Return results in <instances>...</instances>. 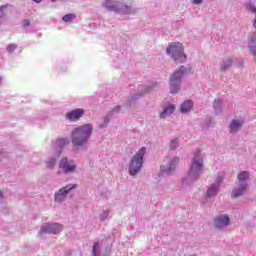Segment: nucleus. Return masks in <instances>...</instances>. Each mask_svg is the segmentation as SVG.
<instances>
[{"label": "nucleus", "instance_id": "f257e3e1", "mask_svg": "<svg viewBox=\"0 0 256 256\" xmlns=\"http://www.w3.org/2000/svg\"><path fill=\"white\" fill-rule=\"evenodd\" d=\"M91 133H93V126L91 124H85L75 128L72 131V144L74 147L85 145L89 137H91Z\"/></svg>", "mask_w": 256, "mask_h": 256}, {"label": "nucleus", "instance_id": "f03ea898", "mask_svg": "<svg viewBox=\"0 0 256 256\" xmlns=\"http://www.w3.org/2000/svg\"><path fill=\"white\" fill-rule=\"evenodd\" d=\"M166 53L172 57L175 63H185V61H187V55H185L181 42L170 43L166 49Z\"/></svg>", "mask_w": 256, "mask_h": 256}, {"label": "nucleus", "instance_id": "7ed1b4c3", "mask_svg": "<svg viewBox=\"0 0 256 256\" xmlns=\"http://www.w3.org/2000/svg\"><path fill=\"white\" fill-rule=\"evenodd\" d=\"M145 151H147V148L142 147L132 158L129 166L130 175H137L141 171V167H143V157L145 156Z\"/></svg>", "mask_w": 256, "mask_h": 256}, {"label": "nucleus", "instance_id": "20e7f679", "mask_svg": "<svg viewBox=\"0 0 256 256\" xmlns=\"http://www.w3.org/2000/svg\"><path fill=\"white\" fill-rule=\"evenodd\" d=\"M203 171V158L199 155H195L192 159V163L188 172L189 177L197 179Z\"/></svg>", "mask_w": 256, "mask_h": 256}, {"label": "nucleus", "instance_id": "39448f33", "mask_svg": "<svg viewBox=\"0 0 256 256\" xmlns=\"http://www.w3.org/2000/svg\"><path fill=\"white\" fill-rule=\"evenodd\" d=\"M185 73V66H181L170 78V93H179V85H181V77Z\"/></svg>", "mask_w": 256, "mask_h": 256}, {"label": "nucleus", "instance_id": "423d86ee", "mask_svg": "<svg viewBox=\"0 0 256 256\" xmlns=\"http://www.w3.org/2000/svg\"><path fill=\"white\" fill-rule=\"evenodd\" d=\"M73 189H77V184H68L64 186L55 193V201H57L58 203L65 201L67 195H69V193H71Z\"/></svg>", "mask_w": 256, "mask_h": 256}, {"label": "nucleus", "instance_id": "0eeeda50", "mask_svg": "<svg viewBox=\"0 0 256 256\" xmlns=\"http://www.w3.org/2000/svg\"><path fill=\"white\" fill-rule=\"evenodd\" d=\"M63 231V225L59 223H54V224H44L41 227V230L39 233H50L52 235H59V232Z\"/></svg>", "mask_w": 256, "mask_h": 256}, {"label": "nucleus", "instance_id": "6e6552de", "mask_svg": "<svg viewBox=\"0 0 256 256\" xmlns=\"http://www.w3.org/2000/svg\"><path fill=\"white\" fill-rule=\"evenodd\" d=\"M59 168L62 169L63 173H73L76 166L73 164V162H69L67 158H63L59 163Z\"/></svg>", "mask_w": 256, "mask_h": 256}, {"label": "nucleus", "instance_id": "1a4fd4ad", "mask_svg": "<svg viewBox=\"0 0 256 256\" xmlns=\"http://www.w3.org/2000/svg\"><path fill=\"white\" fill-rule=\"evenodd\" d=\"M231 221V218L227 215H221L214 219V226L217 229H223V227H227Z\"/></svg>", "mask_w": 256, "mask_h": 256}, {"label": "nucleus", "instance_id": "9d476101", "mask_svg": "<svg viewBox=\"0 0 256 256\" xmlns=\"http://www.w3.org/2000/svg\"><path fill=\"white\" fill-rule=\"evenodd\" d=\"M84 113H85V110L81 108L75 109L66 114V119H68V121H79V119L83 117Z\"/></svg>", "mask_w": 256, "mask_h": 256}, {"label": "nucleus", "instance_id": "9b49d317", "mask_svg": "<svg viewBox=\"0 0 256 256\" xmlns=\"http://www.w3.org/2000/svg\"><path fill=\"white\" fill-rule=\"evenodd\" d=\"M103 5L110 11H119V9H121L123 4L115 0H105V3Z\"/></svg>", "mask_w": 256, "mask_h": 256}, {"label": "nucleus", "instance_id": "f8f14e48", "mask_svg": "<svg viewBox=\"0 0 256 256\" xmlns=\"http://www.w3.org/2000/svg\"><path fill=\"white\" fill-rule=\"evenodd\" d=\"M241 125H243V121L232 120L230 123V133H237L241 129Z\"/></svg>", "mask_w": 256, "mask_h": 256}, {"label": "nucleus", "instance_id": "ddd939ff", "mask_svg": "<svg viewBox=\"0 0 256 256\" xmlns=\"http://www.w3.org/2000/svg\"><path fill=\"white\" fill-rule=\"evenodd\" d=\"M245 191H247V184H242L240 187L234 189L232 193V197L234 199H237V197H241V195H243Z\"/></svg>", "mask_w": 256, "mask_h": 256}, {"label": "nucleus", "instance_id": "4468645a", "mask_svg": "<svg viewBox=\"0 0 256 256\" xmlns=\"http://www.w3.org/2000/svg\"><path fill=\"white\" fill-rule=\"evenodd\" d=\"M193 109V101L187 100L181 105V113H189Z\"/></svg>", "mask_w": 256, "mask_h": 256}, {"label": "nucleus", "instance_id": "2eb2a0df", "mask_svg": "<svg viewBox=\"0 0 256 256\" xmlns=\"http://www.w3.org/2000/svg\"><path fill=\"white\" fill-rule=\"evenodd\" d=\"M256 36H252L250 38V43H249V47H250V52L252 53V55H254V57H256ZM254 63H256V58L254 59Z\"/></svg>", "mask_w": 256, "mask_h": 256}, {"label": "nucleus", "instance_id": "dca6fc26", "mask_svg": "<svg viewBox=\"0 0 256 256\" xmlns=\"http://www.w3.org/2000/svg\"><path fill=\"white\" fill-rule=\"evenodd\" d=\"M173 169H175V160H172L169 167L161 166L162 175H165V173L169 175Z\"/></svg>", "mask_w": 256, "mask_h": 256}, {"label": "nucleus", "instance_id": "f3484780", "mask_svg": "<svg viewBox=\"0 0 256 256\" xmlns=\"http://www.w3.org/2000/svg\"><path fill=\"white\" fill-rule=\"evenodd\" d=\"M173 111H175V106L169 104L164 111L160 114L161 119H163V117H165V115H171V113H173Z\"/></svg>", "mask_w": 256, "mask_h": 256}, {"label": "nucleus", "instance_id": "a211bd4d", "mask_svg": "<svg viewBox=\"0 0 256 256\" xmlns=\"http://www.w3.org/2000/svg\"><path fill=\"white\" fill-rule=\"evenodd\" d=\"M217 191H219V187L216 185H212L208 190H207V195L208 197H213L217 195Z\"/></svg>", "mask_w": 256, "mask_h": 256}, {"label": "nucleus", "instance_id": "6ab92c4d", "mask_svg": "<svg viewBox=\"0 0 256 256\" xmlns=\"http://www.w3.org/2000/svg\"><path fill=\"white\" fill-rule=\"evenodd\" d=\"M237 178L240 181H247V179H249V172L242 171L238 174Z\"/></svg>", "mask_w": 256, "mask_h": 256}, {"label": "nucleus", "instance_id": "aec40b11", "mask_svg": "<svg viewBox=\"0 0 256 256\" xmlns=\"http://www.w3.org/2000/svg\"><path fill=\"white\" fill-rule=\"evenodd\" d=\"M76 15L75 14H66L62 19L65 23H69L71 21H73L74 19H76Z\"/></svg>", "mask_w": 256, "mask_h": 256}, {"label": "nucleus", "instance_id": "412c9836", "mask_svg": "<svg viewBox=\"0 0 256 256\" xmlns=\"http://www.w3.org/2000/svg\"><path fill=\"white\" fill-rule=\"evenodd\" d=\"M246 9H248V11H253L254 13H256V7H255V5H253V4H248V5H246ZM253 26H254L255 29H256V14H255V20H254Z\"/></svg>", "mask_w": 256, "mask_h": 256}, {"label": "nucleus", "instance_id": "4be33fe9", "mask_svg": "<svg viewBox=\"0 0 256 256\" xmlns=\"http://www.w3.org/2000/svg\"><path fill=\"white\" fill-rule=\"evenodd\" d=\"M232 65L231 59H227L223 65L220 67V71H225L226 69H229V67Z\"/></svg>", "mask_w": 256, "mask_h": 256}, {"label": "nucleus", "instance_id": "5701e85b", "mask_svg": "<svg viewBox=\"0 0 256 256\" xmlns=\"http://www.w3.org/2000/svg\"><path fill=\"white\" fill-rule=\"evenodd\" d=\"M179 147V140L175 139L170 142V149L171 151H175Z\"/></svg>", "mask_w": 256, "mask_h": 256}, {"label": "nucleus", "instance_id": "b1692460", "mask_svg": "<svg viewBox=\"0 0 256 256\" xmlns=\"http://www.w3.org/2000/svg\"><path fill=\"white\" fill-rule=\"evenodd\" d=\"M58 147H65L67 145V139L65 138H59L57 141H56Z\"/></svg>", "mask_w": 256, "mask_h": 256}, {"label": "nucleus", "instance_id": "393cba45", "mask_svg": "<svg viewBox=\"0 0 256 256\" xmlns=\"http://www.w3.org/2000/svg\"><path fill=\"white\" fill-rule=\"evenodd\" d=\"M15 49H17V46L15 44H10L7 47L8 53H13V51H15Z\"/></svg>", "mask_w": 256, "mask_h": 256}, {"label": "nucleus", "instance_id": "a878e982", "mask_svg": "<svg viewBox=\"0 0 256 256\" xmlns=\"http://www.w3.org/2000/svg\"><path fill=\"white\" fill-rule=\"evenodd\" d=\"M47 167L49 169H51L52 167H55V158H51L48 162H47Z\"/></svg>", "mask_w": 256, "mask_h": 256}, {"label": "nucleus", "instance_id": "bb28decb", "mask_svg": "<svg viewBox=\"0 0 256 256\" xmlns=\"http://www.w3.org/2000/svg\"><path fill=\"white\" fill-rule=\"evenodd\" d=\"M98 251H99V242H96V243H94V246H93L94 256H97Z\"/></svg>", "mask_w": 256, "mask_h": 256}, {"label": "nucleus", "instance_id": "cd10ccee", "mask_svg": "<svg viewBox=\"0 0 256 256\" xmlns=\"http://www.w3.org/2000/svg\"><path fill=\"white\" fill-rule=\"evenodd\" d=\"M29 25H31V22L28 19H25L23 21V27H29Z\"/></svg>", "mask_w": 256, "mask_h": 256}, {"label": "nucleus", "instance_id": "c85d7f7f", "mask_svg": "<svg viewBox=\"0 0 256 256\" xmlns=\"http://www.w3.org/2000/svg\"><path fill=\"white\" fill-rule=\"evenodd\" d=\"M194 5H201L203 3V0H193Z\"/></svg>", "mask_w": 256, "mask_h": 256}, {"label": "nucleus", "instance_id": "c756f323", "mask_svg": "<svg viewBox=\"0 0 256 256\" xmlns=\"http://www.w3.org/2000/svg\"><path fill=\"white\" fill-rule=\"evenodd\" d=\"M5 7H7V6H1V7H0V11H3V9H5ZM3 15H5V14L2 13V14L0 15V19H1V17H3Z\"/></svg>", "mask_w": 256, "mask_h": 256}, {"label": "nucleus", "instance_id": "7c9ffc66", "mask_svg": "<svg viewBox=\"0 0 256 256\" xmlns=\"http://www.w3.org/2000/svg\"><path fill=\"white\" fill-rule=\"evenodd\" d=\"M57 0H51L52 3H55Z\"/></svg>", "mask_w": 256, "mask_h": 256}, {"label": "nucleus", "instance_id": "2f4dec72", "mask_svg": "<svg viewBox=\"0 0 256 256\" xmlns=\"http://www.w3.org/2000/svg\"><path fill=\"white\" fill-rule=\"evenodd\" d=\"M0 197H3V193L2 192H0Z\"/></svg>", "mask_w": 256, "mask_h": 256}]
</instances>
